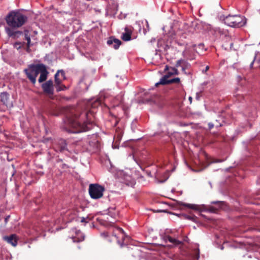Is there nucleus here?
<instances>
[{
	"label": "nucleus",
	"mask_w": 260,
	"mask_h": 260,
	"mask_svg": "<svg viewBox=\"0 0 260 260\" xmlns=\"http://www.w3.org/2000/svg\"><path fill=\"white\" fill-rule=\"evenodd\" d=\"M107 44L112 45L115 49H117L121 44V41L114 37H110L107 41Z\"/></svg>",
	"instance_id": "ddd939ff"
},
{
	"label": "nucleus",
	"mask_w": 260,
	"mask_h": 260,
	"mask_svg": "<svg viewBox=\"0 0 260 260\" xmlns=\"http://www.w3.org/2000/svg\"><path fill=\"white\" fill-rule=\"evenodd\" d=\"M177 43H178V45H180V46H182V45H183V44L180 43H179V42H177Z\"/></svg>",
	"instance_id": "58836bf2"
},
{
	"label": "nucleus",
	"mask_w": 260,
	"mask_h": 260,
	"mask_svg": "<svg viewBox=\"0 0 260 260\" xmlns=\"http://www.w3.org/2000/svg\"><path fill=\"white\" fill-rule=\"evenodd\" d=\"M196 46V45H193V46H192V47H193V48H194Z\"/></svg>",
	"instance_id": "a19ab883"
},
{
	"label": "nucleus",
	"mask_w": 260,
	"mask_h": 260,
	"mask_svg": "<svg viewBox=\"0 0 260 260\" xmlns=\"http://www.w3.org/2000/svg\"><path fill=\"white\" fill-rule=\"evenodd\" d=\"M81 222H85V219L84 218H82V219H81Z\"/></svg>",
	"instance_id": "f704fd0d"
},
{
	"label": "nucleus",
	"mask_w": 260,
	"mask_h": 260,
	"mask_svg": "<svg viewBox=\"0 0 260 260\" xmlns=\"http://www.w3.org/2000/svg\"><path fill=\"white\" fill-rule=\"evenodd\" d=\"M42 88L44 92L49 96H52L54 93L53 83L51 80H49L42 85Z\"/></svg>",
	"instance_id": "423d86ee"
},
{
	"label": "nucleus",
	"mask_w": 260,
	"mask_h": 260,
	"mask_svg": "<svg viewBox=\"0 0 260 260\" xmlns=\"http://www.w3.org/2000/svg\"><path fill=\"white\" fill-rule=\"evenodd\" d=\"M72 233H75V235L72 236V239L74 242H79L84 240V235L80 230L77 229H72Z\"/></svg>",
	"instance_id": "9d476101"
},
{
	"label": "nucleus",
	"mask_w": 260,
	"mask_h": 260,
	"mask_svg": "<svg viewBox=\"0 0 260 260\" xmlns=\"http://www.w3.org/2000/svg\"><path fill=\"white\" fill-rule=\"evenodd\" d=\"M189 100L190 101V103H191L192 98L191 96L189 97Z\"/></svg>",
	"instance_id": "e433bc0d"
},
{
	"label": "nucleus",
	"mask_w": 260,
	"mask_h": 260,
	"mask_svg": "<svg viewBox=\"0 0 260 260\" xmlns=\"http://www.w3.org/2000/svg\"><path fill=\"white\" fill-rule=\"evenodd\" d=\"M165 71H168L166 75H168L169 77L172 75H177L179 74V72L176 68L169 67L168 66H166Z\"/></svg>",
	"instance_id": "6ab92c4d"
},
{
	"label": "nucleus",
	"mask_w": 260,
	"mask_h": 260,
	"mask_svg": "<svg viewBox=\"0 0 260 260\" xmlns=\"http://www.w3.org/2000/svg\"><path fill=\"white\" fill-rule=\"evenodd\" d=\"M24 72L25 73L27 78L33 84H35L36 82V80L35 79V74L32 69V64H29L28 67V68L25 69L24 70Z\"/></svg>",
	"instance_id": "9b49d317"
},
{
	"label": "nucleus",
	"mask_w": 260,
	"mask_h": 260,
	"mask_svg": "<svg viewBox=\"0 0 260 260\" xmlns=\"http://www.w3.org/2000/svg\"><path fill=\"white\" fill-rule=\"evenodd\" d=\"M24 34L25 40L27 41L26 46H28V47L32 46L33 45V44L31 43L29 31L27 29L24 30Z\"/></svg>",
	"instance_id": "4be33fe9"
},
{
	"label": "nucleus",
	"mask_w": 260,
	"mask_h": 260,
	"mask_svg": "<svg viewBox=\"0 0 260 260\" xmlns=\"http://www.w3.org/2000/svg\"><path fill=\"white\" fill-rule=\"evenodd\" d=\"M0 96L2 102L4 105H7L9 99V94L6 92H4L1 93Z\"/></svg>",
	"instance_id": "412c9836"
},
{
	"label": "nucleus",
	"mask_w": 260,
	"mask_h": 260,
	"mask_svg": "<svg viewBox=\"0 0 260 260\" xmlns=\"http://www.w3.org/2000/svg\"><path fill=\"white\" fill-rule=\"evenodd\" d=\"M57 148L61 152L68 150L67 143L65 140L62 139H59L57 141Z\"/></svg>",
	"instance_id": "2eb2a0df"
},
{
	"label": "nucleus",
	"mask_w": 260,
	"mask_h": 260,
	"mask_svg": "<svg viewBox=\"0 0 260 260\" xmlns=\"http://www.w3.org/2000/svg\"><path fill=\"white\" fill-rule=\"evenodd\" d=\"M199 46L200 47H203V44H199Z\"/></svg>",
	"instance_id": "4c0bfd02"
},
{
	"label": "nucleus",
	"mask_w": 260,
	"mask_h": 260,
	"mask_svg": "<svg viewBox=\"0 0 260 260\" xmlns=\"http://www.w3.org/2000/svg\"><path fill=\"white\" fill-rule=\"evenodd\" d=\"M186 63V62L182 60V59H180V60H177V62H176V67H182V64H185Z\"/></svg>",
	"instance_id": "cd10ccee"
},
{
	"label": "nucleus",
	"mask_w": 260,
	"mask_h": 260,
	"mask_svg": "<svg viewBox=\"0 0 260 260\" xmlns=\"http://www.w3.org/2000/svg\"><path fill=\"white\" fill-rule=\"evenodd\" d=\"M214 125L216 127H219V126H221V124L220 123H218L217 120H216V123H211V122L209 123H208V127H209V129H211L212 128H213Z\"/></svg>",
	"instance_id": "5701e85b"
},
{
	"label": "nucleus",
	"mask_w": 260,
	"mask_h": 260,
	"mask_svg": "<svg viewBox=\"0 0 260 260\" xmlns=\"http://www.w3.org/2000/svg\"><path fill=\"white\" fill-rule=\"evenodd\" d=\"M225 24L233 27H240L246 23L245 18L239 15H229L224 19Z\"/></svg>",
	"instance_id": "20e7f679"
},
{
	"label": "nucleus",
	"mask_w": 260,
	"mask_h": 260,
	"mask_svg": "<svg viewBox=\"0 0 260 260\" xmlns=\"http://www.w3.org/2000/svg\"><path fill=\"white\" fill-rule=\"evenodd\" d=\"M30 47H28V46H26V51L28 53H29V52H30Z\"/></svg>",
	"instance_id": "2f4dec72"
},
{
	"label": "nucleus",
	"mask_w": 260,
	"mask_h": 260,
	"mask_svg": "<svg viewBox=\"0 0 260 260\" xmlns=\"http://www.w3.org/2000/svg\"><path fill=\"white\" fill-rule=\"evenodd\" d=\"M114 228H120V227H119V225H116V226H115Z\"/></svg>",
	"instance_id": "ea45409f"
},
{
	"label": "nucleus",
	"mask_w": 260,
	"mask_h": 260,
	"mask_svg": "<svg viewBox=\"0 0 260 260\" xmlns=\"http://www.w3.org/2000/svg\"><path fill=\"white\" fill-rule=\"evenodd\" d=\"M212 204H215L216 206L198 205L196 204H190L181 202L179 203L180 206L192 209L195 211H208L212 213H217L220 209L223 208L225 205V203L222 201H214L212 202Z\"/></svg>",
	"instance_id": "f03ea898"
},
{
	"label": "nucleus",
	"mask_w": 260,
	"mask_h": 260,
	"mask_svg": "<svg viewBox=\"0 0 260 260\" xmlns=\"http://www.w3.org/2000/svg\"><path fill=\"white\" fill-rule=\"evenodd\" d=\"M25 44V42H17L14 43V47L16 48L17 50L20 49Z\"/></svg>",
	"instance_id": "b1692460"
},
{
	"label": "nucleus",
	"mask_w": 260,
	"mask_h": 260,
	"mask_svg": "<svg viewBox=\"0 0 260 260\" xmlns=\"http://www.w3.org/2000/svg\"><path fill=\"white\" fill-rule=\"evenodd\" d=\"M115 232L117 233L114 235V236L118 239H122L124 240L125 238H128V236L126 235L122 229H116Z\"/></svg>",
	"instance_id": "aec40b11"
},
{
	"label": "nucleus",
	"mask_w": 260,
	"mask_h": 260,
	"mask_svg": "<svg viewBox=\"0 0 260 260\" xmlns=\"http://www.w3.org/2000/svg\"><path fill=\"white\" fill-rule=\"evenodd\" d=\"M18 237L16 234H11L8 236H4L3 240L14 247H16L18 243Z\"/></svg>",
	"instance_id": "1a4fd4ad"
},
{
	"label": "nucleus",
	"mask_w": 260,
	"mask_h": 260,
	"mask_svg": "<svg viewBox=\"0 0 260 260\" xmlns=\"http://www.w3.org/2000/svg\"><path fill=\"white\" fill-rule=\"evenodd\" d=\"M209 69V67L208 66H207L206 67V69H205V72H206L207 71H208Z\"/></svg>",
	"instance_id": "72a5a7b5"
},
{
	"label": "nucleus",
	"mask_w": 260,
	"mask_h": 260,
	"mask_svg": "<svg viewBox=\"0 0 260 260\" xmlns=\"http://www.w3.org/2000/svg\"><path fill=\"white\" fill-rule=\"evenodd\" d=\"M254 60L252 61V62L250 64V67L252 68Z\"/></svg>",
	"instance_id": "c9c22d12"
},
{
	"label": "nucleus",
	"mask_w": 260,
	"mask_h": 260,
	"mask_svg": "<svg viewBox=\"0 0 260 260\" xmlns=\"http://www.w3.org/2000/svg\"><path fill=\"white\" fill-rule=\"evenodd\" d=\"M198 98H199V96H198V94L197 93V98L198 99Z\"/></svg>",
	"instance_id": "79ce46f5"
},
{
	"label": "nucleus",
	"mask_w": 260,
	"mask_h": 260,
	"mask_svg": "<svg viewBox=\"0 0 260 260\" xmlns=\"http://www.w3.org/2000/svg\"><path fill=\"white\" fill-rule=\"evenodd\" d=\"M169 76L165 75L162 78L160 79L159 82L155 83V86L158 87L159 85H166L171 83H178L180 82L179 78H175L169 80Z\"/></svg>",
	"instance_id": "0eeeda50"
},
{
	"label": "nucleus",
	"mask_w": 260,
	"mask_h": 260,
	"mask_svg": "<svg viewBox=\"0 0 260 260\" xmlns=\"http://www.w3.org/2000/svg\"><path fill=\"white\" fill-rule=\"evenodd\" d=\"M162 239L166 241H169L170 243H173L175 245H178L181 244L182 242L176 239V238H172L170 236L166 234H161Z\"/></svg>",
	"instance_id": "4468645a"
},
{
	"label": "nucleus",
	"mask_w": 260,
	"mask_h": 260,
	"mask_svg": "<svg viewBox=\"0 0 260 260\" xmlns=\"http://www.w3.org/2000/svg\"><path fill=\"white\" fill-rule=\"evenodd\" d=\"M104 191V187L99 184H91L89 187V193L93 199L101 198L103 196Z\"/></svg>",
	"instance_id": "39448f33"
},
{
	"label": "nucleus",
	"mask_w": 260,
	"mask_h": 260,
	"mask_svg": "<svg viewBox=\"0 0 260 260\" xmlns=\"http://www.w3.org/2000/svg\"><path fill=\"white\" fill-rule=\"evenodd\" d=\"M27 17L19 12L11 11L6 17L5 20L9 27L19 28L27 21Z\"/></svg>",
	"instance_id": "7ed1b4c3"
},
{
	"label": "nucleus",
	"mask_w": 260,
	"mask_h": 260,
	"mask_svg": "<svg viewBox=\"0 0 260 260\" xmlns=\"http://www.w3.org/2000/svg\"><path fill=\"white\" fill-rule=\"evenodd\" d=\"M56 91L57 92H59V91H62V90H64L66 89V87L64 85L61 84H60L59 85H58L56 86Z\"/></svg>",
	"instance_id": "bb28decb"
},
{
	"label": "nucleus",
	"mask_w": 260,
	"mask_h": 260,
	"mask_svg": "<svg viewBox=\"0 0 260 260\" xmlns=\"http://www.w3.org/2000/svg\"><path fill=\"white\" fill-rule=\"evenodd\" d=\"M10 217V216L9 215V216H7L5 219V222H7L8 220H9V218Z\"/></svg>",
	"instance_id": "473e14b6"
},
{
	"label": "nucleus",
	"mask_w": 260,
	"mask_h": 260,
	"mask_svg": "<svg viewBox=\"0 0 260 260\" xmlns=\"http://www.w3.org/2000/svg\"><path fill=\"white\" fill-rule=\"evenodd\" d=\"M48 74L49 72L47 71V67L45 65L42 70L41 71V72L40 73V76L38 80L39 82L42 83L46 81L47 78Z\"/></svg>",
	"instance_id": "f3484780"
},
{
	"label": "nucleus",
	"mask_w": 260,
	"mask_h": 260,
	"mask_svg": "<svg viewBox=\"0 0 260 260\" xmlns=\"http://www.w3.org/2000/svg\"><path fill=\"white\" fill-rule=\"evenodd\" d=\"M133 28L131 26H126L124 28V32L122 33L121 38L124 41H128L131 40V36Z\"/></svg>",
	"instance_id": "f8f14e48"
},
{
	"label": "nucleus",
	"mask_w": 260,
	"mask_h": 260,
	"mask_svg": "<svg viewBox=\"0 0 260 260\" xmlns=\"http://www.w3.org/2000/svg\"><path fill=\"white\" fill-rule=\"evenodd\" d=\"M45 64L43 63H38V64H32V69L35 74V79L36 80V78L41 72L43 68H44Z\"/></svg>",
	"instance_id": "dca6fc26"
},
{
	"label": "nucleus",
	"mask_w": 260,
	"mask_h": 260,
	"mask_svg": "<svg viewBox=\"0 0 260 260\" xmlns=\"http://www.w3.org/2000/svg\"><path fill=\"white\" fill-rule=\"evenodd\" d=\"M92 113L89 111L84 112L79 115L77 114L67 116V124L72 128L69 131L71 133H79L90 130L93 126V122L90 116Z\"/></svg>",
	"instance_id": "f257e3e1"
},
{
	"label": "nucleus",
	"mask_w": 260,
	"mask_h": 260,
	"mask_svg": "<svg viewBox=\"0 0 260 260\" xmlns=\"http://www.w3.org/2000/svg\"><path fill=\"white\" fill-rule=\"evenodd\" d=\"M182 218H184V219L191 220H192L193 221H196V220H197V217H195V216H191L187 215H182Z\"/></svg>",
	"instance_id": "393cba45"
},
{
	"label": "nucleus",
	"mask_w": 260,
	"mask_h": 260,
	"mask_svg": "<svg viewBox=\"0 0 260 260\" xmlns=\"http://www.w3.org/2000/svg\"><path fill=\"white\" fill-rule=\"evenodd\" d=\"M59 74H61V76L63 78V79H66L64 72L63 70H58L54 75V80H55V86L58 85H59L61 83V82H62V81L61 80H60L58 77Z\"/></svg>",
	"instance_id": "a211bd4d"
},
{
	"label": "nucleus",
	"mask_w": 260,
	"mask_h": 260,
	"mask_svg": "<svg viewBox=\"0 0 260 260\" xmlns=\"http://www.w3.org/2000/svg\"><path fill=\"white\" fill-rule=\"evenodd\" d=\"M183 55L187 58L191 59L190 57L189 50L188 48H185V50L183 51Z\"/></svg>",
	"instance_id": "a878e982"
},
{
	"label": "nucleus",
	"mask_w": 260,
	"mask_h": 260,
	"mask_svg": "<svg viewBox=\"0 0 260 260\" xmlns=\"http://www.w3.org/2000/svg\"><path fill=\"white\" fill-rule=\"evenodd\" d=\"M15 28H12L10 27H6L5 31L10 38H12L14 39H17L23 35V32L19 30H15Z\"/></svg>",
	"instance_id": "6e6552de"
},
{
	"label": "nucleus",
	"mask_w": 260,
	"mask_h": 260,
	"mask_svg": "<svg viewBox=\"0 0 260 260\" xmlns=\"http://www.w3.org/2000/svg\"><path fill=\"white\" fill-rule=\"evenodd\" d=\"M101 236L104 238L109 237V234L108 232H104L101 234Z\"/></svg>",
	"instance_id": "c85d7f7f"
},
{
	"label": "nucleus",
	"mask_w": 260,
	"mask_h": 260,
	"mask_svg": "<svg viewBox=\"0 0 260 260\" xmlns=\"http://www.w3.org/2000/svg\"><path fill=\"white\" fill-rule=\"evenodd\" d=\"M186 68L185 67V64H183L182 66V71L185 73L186 74L185 72Z\"/></svg>",
	"instance_id": "7c9ffc66"
},
{
	"label": "nucleus",
	"mask_w": 260,
	"mask_h": 260,
	"mask_svg": "<svg viewBox=\"0 0 260 260\" xmlns=\"http://www.w3.org/2000/svg\"><path fill=\"white\" fill-rule=\"evenodd\" d=\"M195 252L197 253V258H199L200 257V251H199V248L198 247L197 248V249H195Z\"/></svg>",
	"instance_id": "c756f323"
}]
</instances>
